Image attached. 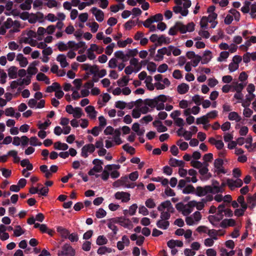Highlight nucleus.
Wrapping results in <instances>:
<instances>
[{
    "mask_svg": "<svg viewBox=\"0 0 256 256\" xmlns=\"http://www.w3.org/2000/svg\"><path fill=\"white\" fill-rule=\"evenodd\" d=\"M214 6H210L208 8V16H202L200 21V25L202 28L207 29L208 23L210 24V27L211 28H214L216 26L218 22L216 21V20L218 15L214 12Z\"/></svg>",
    "mask_w": 256,
    "mask_h": 256,
    "instance_id": "nucleus-1",
    "label": "nucleus"
},
{
    "mask_svg": "<svg viewBox=\"0 0 256 256\" xmlns=\"http://www.w3.org/2000/svg\"><path fill=\"white\" fill-rule=\"evenodd\" d=\"M120 168V164H108L105 166L104 170L100 174V178L104 182L107 181L110 177L116 179L120 176L118 170Z\"/></svg>",
    "mask_w": 256,
    "mask_h": 256,
    "instance_id": "nucleus-2",
    "label": "nucleus"
},
{
    "mask_svg": "<svg viewBox=\"0 0 256 256\" xmlns=\"http://www.w3.org/2000/svg\"><path fill=\"white\" fill-rule=\"evenodd\" d=\"M174 6L172 10L176 14H180L182 16H186L188 14V8L191 6L190 0H174Z\"/></svg>",
    "mask_w": 256,
    "mask_h": 256,
    "instance_id": "nucleus-3",
    "label": "nucleus"
},
{
    "mask_svg": "<svg viewBox=\"0 0 256 256\" xmlns=\"http://www.w3.org/2000/svg\"><path fill=\"white\" fill-rule=\"evenodd\" d=\"M36 37V32L32 30H26L23 32L20 36L18 42L20 44H29L31 46L35 45V40L33 38Z\"/></svg>",
    "mask_w": 256,
    "mask_h": 256,
    "instance_id": "nucleus-4",
    "label": "nucleus"
},
{
    "mask_svg": "<svg viewBox=\"0 0 256 256\" xmlns=\"http://www.w3.org/2000/svg\"><path fill=\"white\" fill-rule=\"evenodd\" d=\"M162 15L160 14H156L146 19L143 22L144 27L148 28L150 32H154L156 30V27L152 24L155 22H158L162 20Z\"/></svg>",
    "mask_w": 256,
    "mask_h": 256,
    "instance_id": "nucleus-5",
    "label": "nucleus"
},
{
    "mask_svg": "<svg viewBox=\"0 0 256 256\" xmlns=\"http://www.w3.org/2000/svg\"><path fill=\"white\" fill-rule=\"evenodd\" d=\"M213 196L211 194L206 195L205 198H202L200 202H197L196 201H191L188 202V206L190 207H194L196 206V208L198 210H202L204 206V204H206L208 202H210L213 200Z\"/></svg>",
    "mask_w": 256,
    "mask_h": 256,
    "instance_id": "nucleus-6",
    "label": "nucleus"
},
{
    "mask_svg": "<svg viewBox=\"0 0 256 256\" xmlns=\"http://www.w3.org/2000/svg\"><path fill=\"white\" fill-rule=\"evenodd\" d=\"M66 111L70 114H72L74 118H79L84 114L82 109L80 107H73L72 105H67L66 107Z\"/></svg>",
    "mask_w": 256,
    "mask_h": 256,
    "instance_id": "nucleus-7",
    "label": "nucleus"
},
{
    "mask_svg": "<svg viewBox=\"0 0 256 256\" xmlns=\"http://www.w3.org/2000/svg\"><path fill=\"white\" fill-rule=\"evenodd\" d=\"M195 25L193 22H190L186 25L181 22H176V28L182 34L192 32L194 30Z\"/></svg>",
    "mask_w": 256,
    "mask_h": 256,
    "instance_id": "nucleus-8",
    "label": "nucleus"
},
{
    "mask_svg": "<svg viewBox=\"0 0 256 256\" xmlns=\"http://www.w3.org/2000/svg\"><path fill=\"white\" fill-rule=\"evenodd\" d=\"M58 256H74L75 250L70 244H66L62 247V250L58 251Z\"/></svg>",
    "mask_w": 256,
    "mask_h": 256,
    "instance_id": "nucleus-9",
    "label": "nucleus"
},
{
    "mask_svg": "<svg viewBox=\"0 0 256 256\" xmlns=\"http://www.w3.org/2000/svg\"><path fill=\"white\" fill-rule=\"evenodd\" d=\"M128 177L126 176H122L120 179L115 181L112 184V186L114 188H118L122 186L127 188H134L135 186L134 184H128Z\"/></svg>",
    "mask_w": 256,
    "mask_h": 256,
    "instance_id": "nucleus-10",
    "label": "nucleus"
},
{
    "mask_svg": "<svg viewBox=\"0 0 256 256\" xmlns=\"http://www.w3.org/2000/svg\"><path fill=\"white\" fill-rule=\"evenodd\" d=\"M172 47H164L159 49L157 51V53L154 57V60L156 61H160L163 60L164 56L166 55L168 56H170V48Z\"/></svg>",
    "mask_w": 256,
    "mask_h": 256,
    "instance_id": "nucleus-11",
    "label": "nucleus"
},
{
    "mask_svg": "<svg viewBox=\"0 0 256 256\" xmlns=\"http://www.w3.org/2000/svg\"><path fill=\"white\" fill-rule=\"evenodd\" d=\"M95 150V146L94 144H86L84 145L81 150L80 155L82 157L88 158L90 154H92Z\"/></svg>",
    "mask_w": 256,
    "mask_h": 256,
    "instance_id": "nucleus-12",
    "label": "nucleus"
},
{
    "mask_svg": "<svg viewBox=\"0 0 256 256\" xmlns=\"http://www.w3.org/2000/svg\"><path fill=\"white\" fill-rule=\"evenodd\" d=\"M208 164L204 163V165L198 169V172L202 176V180H207L211 176L210 174L208 172Z\"/></svg>",
    "mask_w": 256,
    "mask_h": 256,
    "instance_id": "nucleus-13",
    "label": "nucleus"
},
{
    "mask_svg": "<svg viewBox=\"0 0 256 256\" xmlns=\"http://www.w3.org/2000/svg\"><path fill=\"white\" fill-rule=\"evenodd\" d=\"M84 110L87 116L91 120H95L98 116V112L96 110L95 108L91 105L86 106Z\"/></svg>",
    "mask_w": 256,
    "mask_h": 256,
    "instance_id": "nucleus-14",
    "label": "nucleus"
},
{
    "mask_svg": "<svg viewBox=\"0 0 256 256\" xmlns=\"http://www.w3.org/2000/svg\"><path fill=\"white\" fill-rule=\"evenodd\" d=\"M242 184V180L239 178L236 180L228 179L226 183L231 190H234L236 188L241 187Z\"/></svg>",
    "mask_w": 256,
    "mask_h": 256,
    "instance_id": "nucleus-15",
    "label": "nucleus"
},
{
    "mask_svg": "<svg viewBox=\"0 0 256 256\" xmlns=\"http://www.w3.org/2000/svg\"><path fill=\"white\" fill-rule=\"evenodd\" d=\"M223 164L224 162L222 158H217L214 160V166L215 168V172L218 174L226 173V171L224 170L223 167Z\"/></svg>",
    "mask_w": 256,
    "mask_h": 256,
    "instance_id": "nucleus-16",
    "label": "nucleus"
},
{
    "mask_svg": "<svg viewBox=\"0 0 256 256\" xmlns=\"http://www.w3.org/2000/svg\"><path fill=\"white\" fill-rule=\"evenodd\" d=\"M90 11L95 16L98 22H102L104 20V13L102 10L96 7H93L90 9Z\"/></svg>",
    "mask_w": 256,
    "mask_h": 256,
    "instance_id": "nucleus-17",
    "label": "nucleus"
},
{
    "mask_svg": "<svg viewBox=\"0 0 256 256\" xmlns=\"http://www.w3.org/2000/svg\"><path fill=\"white\" fill-rule=\"evenodd\" d=\"M186 180H180L178 188L181 189L182 188H184L186 186L183 192H194V186L191 184H188L186 186Z\"/></svg>",
    "mask_w": 256,
    "mask_h": 256,
    "instance_id": "nucleus-18",
    "label": "nucleus"
},
{
    "mask_svg": "<svg viewBox=\"0 0 256 256\" xmlns=\"http://www.w3.org/2000/svg\"><path fill=\"white\" fill-rule=\"evenodd\" d=\"M92 164L94 165V166L90 169V173H92L93 172H102L103 164L102 161L98 159H94L92 161Z\"/></svg>",
    "mask_w": 256,
    "mask_h": 256,
    "instance_id": "nucleus-19",
    "label": "nucleus"
},
{
    "mask_svg": "<svg viewBox=\"0 0 256 256\" xmlns=\"http://www.w3.org/2000/svg\"><path fill=\"white\" fill-rule=\"evenodd\" d=\"M26 181L24 178H21L19 180L18 184L10 186V190L12 192H18L26 186Z\"/></svg>",
    "mask_w": 256,
    "mask_h": 256,
    "instance_id": "nucleus-20",
    "label": "nucleus"
},
{
    "mask_svg": "<svg viewBox=\"0 0 256 256\" xmlns=\"http://www.w3.org/2000/svg\"><path fill=\"white\" fill-rule=\"evenodd\" d=\"M208 142L214 146L218 150H222L224 148V143L221 140H216L213 137H211L208 139Z\"/></svg>",
    "mask_w": 256,
    "mask_h": 256,
    "instance_id": "nucleus-21",
    "label": "nucleus"
},
{
    "mask_svg": "<svg viewBox=\"0 0 256 256\" xmlns=\"http://www.w3.org/2000/svg\"><path fill=\"white\" fill-rule=\"evenodd\" d=\"M52 181H47L45 184V186L39 184L34 188V192H48L49 190L48 187L52 186Z\"/></svg>",
    "mask_w": 256,
    "mask_h": 256,
    "instance_id": "nucleus-22",
    "label": "nucleus"
},
{
    "mask_svg": "<svg viewBox=\"0 0 256 256\" xmlns=\"http://www.w3.org/2000/svg\"><path fill=\"white\" fill-rule=\"evenodd\" d=\"M130 65L135 70V73L139 72L142 68V64L139 62L138 60L134 58L130 60Z\"/></svg>",
    "mask_w": 256,
    "mask_h": 256,
    "instance_id": "nucleus-23",
    "label": "nucleus"
},
{
    "mask_svg": "<svg viewBox=\"0 0 256 256\" xmlns=\"http://www.w3.org/2000/svg\"><path fill=\"white\" fill-rule=\"evenodd\" d=\"M188 174L192 177H186V179L187 182H192L193 183H195L198 181V179L196 178L197 172L194 169L191 168L188 171Z\"/></svg>",
    "mask_w": 256,
    "mask_h": 256,
    "instance_id": "nucleus-24",
    "label": "nucleus"
},
{
    "mask_svg": "<svg viewBox=\"0 0 256 256\" xmlns=\"http://www.w3.org/2000/svg\"><path fill=\"white\" fill-rule=\"evenodd\" d=\"M115 198L121 200L122 202H126L130 200V193H115Z\"/></svg>",
    "mask_w": 256,
    "mask_h": 256,
    "instance_id": "nucleus-25",
    "label": "nucleus"
},
{
    "mask_svg": "<svg viewBox=\"0 0 256 256\" xmlns=\"http://www.w3.org/2000/svg\"><path fill=\"white\" fill-rule=\"evenodd\" d=\"M120 132L119 130H116L112 135V137H110L112 139L113 142L116 145H119L122 143V141L120 138Z\"/></svg>",
    "mask_w": 256,
    "mask_h": 256,
    "instance_id": "nucleus-26",
    "label": "nucleus"
},
{
    "mask_svg": "<svg viewBox=\"0 0 256 256\" xmlns=\"http://www.w3.org/2000/svg\"><path fill=\"white\" fill-rule=\"evenodd\" d=\"M200 108L197 106H194L192 108H188L184 110V115H189L193 114L194 115L198 114L200 112Z\"/></svg>",
    "mask_w": 256,
    "mask_h": 256,
    "instance_id": "nucleus-27",
    "label": "nucleus"
},
{
    "mask_svg": "<svg viewBox=\"0 0 256 256\" xmlns=\"http://www.w3.org/2000/svg\"><path fill=\"white\" fill-rule=\"evenodd\" d=\"M56 60L59 62L62 68H64L69 64L66 60V56L63 54H58L56 57Z\"/></svg>",
    "mask_w": 256,
    "mask_h": 256,
    "instance_id": "nucleus-28",
    "label": "nucleus"
},
{
    "mask_svg": "<svg viewBox=\"0 0 256 256\" xmlns=\"http://www.w3.org/2000/svg\"><path fill=\"white\" fill-rule=\"evenodd\" d=\"M16 60L19 62L20 66L22 68L26 67L28 64V61L26 58L22 54H19L17 55Z\"/></svg>",
    "mask_w": 256,
    "mask_h": 256,
    "instance_id": "nucleus-29",
    "label": "nucleus"
},
{
    "mask_svg": "<svg viewBox=\"0 0 256 256\" xmlns=\"http://www.w3.org/2000/svg\"><path fill=\"white\" fill-rule=\"evenodd\" d=\"M189 86L185 83H182L179 84L177 87V90L178 94H185L189 90Z\"/></svg>",
    "mask_w": 256,
    "mask_h": 256,
    "instance_id": "nucleus-30",
    "label": "nucleus"
},
{
    "mask_svg": "<svg viewBox=\"0 0 256 256\" xmlns=\"http://www.w3.org/2000/svg\"><path fill=\"white\" fill-rule=\"evenodd\" d=\"M132 128L139 136L143 135L145 132L144 128H140L139 124L137 122L132 124Z\"/></svg>",
    "mask_w": 256,
    "mask_h": 256,
    "instance_id": "nucleus-31",
    "label": "nucleus"
},
{
    "mask_svg": "<svg viewBox=\"0 0 256 256\" xmlns=\"http://www.w3.org/2000/svg\"><path fill=\"white\" fill-rule=\"evenodd\" d=\"M246 84L244 82L238 83V82H233L232 84V91H236V92H241L244 89Z\"/></svg>",
    "mask_w": 256,
    "mask_h": 256,
    "instance_id": "nucleus-32",
    "label": "nucleus"
},
{
    "mask_svg": "<svg viewBox=\"0 0 256 256\" xmlns=\"http://www.w3.org/2000/svg\"><path fill=\"white\" fill-rule=\"evenodd\" d=\"M225 208V204H220L218 208V214H221L220 217L218 218V216H210V218H215L216 219L217 222H219L220 220H222L223 218L224 214L223 212L226 209Z\"/></svg>",
    "mask_w": 256,
    "mask_h": 256,
    "instance_id": "nucleus-33",
    "label": "nucleus"
},
{
    "mask_svg": "<svg viewBox=\"0 0 256 256\" xmlns=\"http://www.w3.org/2000/svg\"><path fill=\"white\" fill-rule=\"evenodd\" d=\"M169 164L170 166L173 167H182L184 166V163L182 160H178L174 158H171L169 160Z\"/></svg>",
    "mask_w": 256,
    "mask_h": 256,
    "instance_id": "nucleus-34",
    "label": "nucleus"
},
{
    "mask_svg": "<svg viewBox=\"0 0 256 256\" xmlns=\"http://www.w3.org/2000/svg\"><path fill=\"white\" fill-rule=\"evenodd\" d=\"M138 108L140 110L141 112L143 114L147 113L150 109L147 105L146 102H140L138 103Z\"/></svg>",
    "mask_w": 256,
    "mask_h": 256,
    "instance_id": "nucleus-35",
    "label": "nucleus"
},
{
    "mask_svg": "<svg viewBox=\"0 0 256 256\" xmlns=\"http://www.w3.org/2000/svg\"><path fill=\"white\" fill-rule=\"evenodd\" d=\"M226 185V184L224 182L220 184L216 180H212V187L216 191V192H222L223 190V188Z\"/></svg>",
    "mask_w": 256,
    "mask_h": 256,
    "instance_id": "nucleus-36",
    "label": "nucleus"
},
{
    "mask_svg": "<svg viewBox=\"0 0 256 256\" xmlns=\"http://www.w3.org/2000/svg\"><path fill=\"white\" fill-rule=\"evenodd\" d=\"M236 128L239 130L238 132L241 136H246L248 132V128L246 126H241L240 124H236Z\"/></svg>",
    "mask_w": 256,
    "mask_h": 256,
    "instance_id": "nucleus-37",
    "label": "nucleus"
},
{
    "mask_svg": "<svg viewBox=\"0 0 256 256\" xmlns=\"http://www.w3.org/2000/svg\"><path fill=\"white\" fill-rule=\"evenodd\" d=\"M247 202L250 204V208L253 209L256 206V193L252 196H248L247 198Z\"/></svg>",
    "mask_w": 256,
    "mask_h": 256,
    "instance_id": "nucleus-38",
    "label": "nucleus"
},
{
    "mask_svg": "<svg viewBox=\"0 0 256 256\" xmlns=\"http://www.w3.org/2000/svg\"><path fill=\"white\" fill-rule=\"evenodd\" d=\"M153 124L159 132H166L168 130L167 128L163 125L160 121L155 120Z\"/></svg>",
    "mask_w": 256,
    "mask_h": 256,
    "instance_id": "nucleus-39",
    "label": "nucleus"
},
{
    "mask_svg": "<svg viewBox=\"0 0 256 256\" xmlns=\"http://www.w3.org/2000/svg\"><path fill=\"white\" fill-rule=\"evenodd\" d=\"M12 2L10 1L6 3V12H5L6 14L9 15L12 14V15H17V14H16V12L14 10H12Z\"/></svg>",
    "mask_w": 256,
    "mask_h": 256,
    "instance_id": "nucleus-40",
    "label": "nucleus"
},
{
    "mask_svg": "<svg viewBox=\"0 0 256 256\" xmlns=\"http://www.w3.org/2000/svg\"><path fill=\"white\" fill-rule=\"evenodd\" d=\"M54 148L57 150H65L68 148V146L66 144L62 143L60 142H57L54 144Z\"/></svg>",
    "mask_w": 256,
    "mask_h": 256,
    "instance_id": "nucleus-41",
    "label": "nucleus"
},
{
    "mask_svg": "<svg viewBox=\"0 0 256 256\" xmlns=\"http://www.w3.org/2000/svg\"><path fill=\"white\" fill-rule=\"evenodd\" d=\"M57 231L60 234L61 236L66 239L68 238L70 234L68 230L62 226H58L57 228Z\"/></svg>",
    "mask_w": 256,
    "mask_h": 256,
    "instance_id": "nucleus-42",
    "label": "nucleus"
},
{
    "mask_svg": "<svg viewBox=\"0 0 256 256\" xmlns=\"http://www.w3.org/2000/svg\"><path fill=\"white\" fill-rule=\"evenodd\" d=\"M76 47H75L76 50L78 48H80L78 50V54H82L84 53V51L87 48V46L86 45V42H82V41L78 43H76Z\"/></svg>",
    "mask_w": 256,
    "mask_h": 256,
    "instance_id": "nucleus-43",
    "label": "nucleus"
},
{
    "mask_svg": "<svg viewBox=\"0 0 256 256\" xmlns=\"http://www.w3.org/2000/svg\"><path fill=\"white\" fill-rule=\"evenodd\" d=\"M90 50L96 52L97 54H101L104 52V48L95 44H90V46L89 48Z\"/></svg>",
    "mask_w": 256,
    "mask_h": 256,
    "instance_id": "nucleus-44",
    "label": "nucleus"
},
{
    "mask_svg": "<svg viewBox=\"0 0 256 256\" xmlns=\"http://www.w3.org/2000/svg\"><path fill=\"white\" fill-rule=\"evenodd\" d=\"M228 118L230 120H234L236 122L240 121L242 118L240 116L235 112H232L229 113Z\"/></svg>",
    "mask_w": 256,
    "mask_h": 256,
    "instance_id": "nucleus-45",
    "label": "nucleus"
},
{
    "mask_svg": "<svg viewBox=\"0 0 256 256\" xmlns=\"http://www.w3.org/2000/svg\"><path fill=\"white\" fill-rule=\"evenodd\" d=\"M246 90L248 93V95L247 96L250 97V100H252L255 97V95L253 94L255 90V86L254 84H249Z\"/></svg>",
    "mask_w": 256,
    "mask_h": 256,
    "instance_id": "nucleus-46",
    "label": "nucleus"
},
{
    "mask_svg": "<svg viewBox=\"0 0 256 256\" xmlns=\"http://www.w3.org/2000/svg\"><path fill=\"white\" fill-rule=\"evenodd\" d=\"M129 80L128 77L124 76L118 80L117 84L119 86L124 87L128 85Z\"/></svg>",
    "mask_w": 256,
    "mask_h": 256,
    "instance_id": "nucleus-47",
    "label": "nucleus"
},
{
    "mask_svg": "<svg viewBox=\"0 0 256 256\" xmlns=\"http://www.w3.org/2000/svg\"><path fill=\"white\" fill-rule=\"evenodd\" d=\"M252 136H249L245 139V148L249 151L251 152L253 150V148H252Z\"/></svg>",
    "mask_w": 256,
    "mask_h": 256,
    "instance_id": "nucleus-48",
    "label": "nucleus"
},
{
    "mask_svg": "<svg viewBox=\"0 0 256 256\" xmlns=\"http://www.w3.org/2000/svg\"><path fill=\"white\" fill-rule=\"evenodd\" d=\"M170 226V222L168 220L163 221L162 220H159L156 222V226L163 230H166Z\"/></svg>",
    "mask_w": 256,
    "mask_h": 256,
    "instance_id": "nucleus-49",
    "label": "nucleus"
},
{
    "mask_svg": "<svg viewBox=\"0 0 256 256\" xmlns=\"http://www.w3.org/2000/svg\"><path fill=\"white\" fill-rule=\"evenodd\" d=\"M170 42V40L168 37L164 36H158V44L162 46V44H167Z\"/></svg>",
    "mask_w": 256,
    "mask_h": 256,
    "instance_id": "nucleus-50",
    "label": "nucleus"
},
{
    "mask_svg": "<svg viewBox=\"0 0 256 256\" xmlns=\"http://www.w3.org/2000/svg\"><path fill=\"white\" fill-rule=\"evenodd\" d=\"M22 28L21 24L20 22L17 20H14L12 22V29L10 30V32H17L20 30Z\"/></svg>",
    "mask_w": 256,
    "mask_h": 256,
    "instance_id": "nucleus-51",
    "label": "nucleus"
},
{
    "mask_svg": "<svg viewBox=\"0 0 256 256\" xmlns=\"http://www.w3.org/2000/svg\"><path fill=\"white\" fill-rule=\"evenodd\" d=\"M212 53L209 50H206L204 52V54L202 56V64H206L208 63L212 58Z\"/></svg>",
    "mask_w": 256,
    "mask_h": 256,
    "instance_id": "nucleus-52",
    "label": "nucleus"
},
{
    "mask_svg": "<svg viewBox=\"0 0 256 256\" xmlns=\"http://www.w3.org/2000/svg\"><path fill=\"white\" fill-rule=\"evenodd\" d=\"M18 68L15 66H11L8 70V75L10 78H15L17 76Z\"/></svg>",
    "mask_w": 256,
    "mask_h": 256,
    "instance_id": "nucleus-53",
    "label": "nucleus"
},
{
    "mask_svg": "<svg viewBox=\"0 0 256 256\" xmlns=\"http://www.w3.org/2000/svg\"><path fill=\"white\" fill-rule=\"evenodd\" d=\"M36 78L39 81L44 82L46 84H50V79L43 73H38L36 76Z\"/></svg>",
    "mask_w": 256,
    "mask_h": 256,
    "instance_id": "nucleus-54",
    "label": "nucleus"
},
{
    "mask_svg": "<svg viewBox=\"0 0 256 256\" xmlns=\"http://www.w3.org/2000/svg\"><path fill=\"white\" fill-rule=\"evenodd\" d=\"M8 155L14 158V162L15 163H18L20 161V158L18 156V152L15 150H10L8 152Z\"/></svg>",
    "mask_w": 256,
    "mask_h": 256,
    "instance_id": "nucleus-55",
    "label": "nucleus"
},
{
    "mask_svg": "<svg viewBox=\"0 0 256 256\" xmlns=\"http://www.w3.org/2000/svg\"><path fill=\"white\" fill-rule=\"evenodd\" d=\"M86 26L90 28V31L92 33L96 32L99 28L98 24L95 22L87 23Z\"/></svg>",
    "mask_w": 256,
    "mask_h": 256,
    "instance_id": "nucleus-56",
    "label": "nucleus"
},
{
    "mask_svg": "<svg viewBox=\"0 0 256 256\" xmlns=\"http://www.w3.org/2000/svg\"><path fill=\"white\" fill-rule=\"evenodd\" d=\"M32 2L33 0H26L24 2L20 5V7L23 10H29L31 8Z\"/></svg>",
    "mask_w": 256,
    "mask_h": 256,
    "instance_id": "nucleus-57",
    "label": "nucleus"
},
{
    "mask_svg": "<svg viewBox=\"0 0 256 256\" xmlns=\"http://www.w3.org/2000/svg\"><path fill=\"white\" fill-rule=\"evenodd\" d=\"M20 164L22 167H26V168L28 170H32L33 169V166L30 163L28 159H24L21 160Z\"/></svg>",
    "mask_w": 256,
    "mask_h": 256,
    "instance_id": "nucleus-58",
    "label": "nucleus"
},
{
    "mask_svg": "<svg viewBox=\"0 0 256 256\" xmlns=\"http://www.w3.org/2000/svg\"><path fill=\"white\" fill-rule=\"evenodd\" d=\"M60 86L58 82H54L51 86H48L46 88V92H52L56 91L58 88H60Z\"/></svg>",
    "mask_w": 256,
    "mask_h": 256,
    "instance_id": "nucleus-59",
    "label": "nucleus"
},
{
    "mask_svg": "<svg viewBox=\"0 0 256 256\" xmlns=\"http://www.w3.org/2000/svg\"><path fill=\"white\" fill-rule=\"evenodd\" d=\"M152 76H148L145 80L144 82L148 89L150 90H152L154 88V86L152 82Z\"/></svg>",
    "mask_w": 256,
    "mask_h": 256,
    "instance_id": "nucleus-60",
    "label": "nucleus"
},
{
    "mask_svg": "<svg viewBox=\"0 0 256 256\" xmlns=\"http://www.w3.org/2000/svg\"><path fill=\"white\" fill-rule=\"evenodd\" d=\"M209 122V120L208 119L206 115L201 117L198 118L196 120V124H202L205 125Z\"/></svg>",
    "mask_w": 256,
    "mask_h": 256,
    "instance_id": "nucleus-61",
    "label": "nucleus"
},
{
    "mask_svg": "<svg viewBox=\"0 0 256 256\" xmlns=\"http://www.w3.org/2000/svg\"><path fill=\"white\" fill-rule=\"evenodd\" d=\"M124 8V6L122 3H119L116 5H113L110 6V10L113 12H116L120 10H123Z\"/></svg>",
    "mask_w": 256,
    "mask_h": 256,
    "instance_id": "nucleus-62",
    "label": "nucleus"
},
{
    "mask_svg": "<svg viewBox=\"0 0 256 256\" xmlns=\"http://www.w3.org/2000/svg\"><path fill=\"white\" fill-rule=\"evenodd\" d=\"M172 205L171 202L169 200H166L163 202H162L158 207V210L159 211H162L165 210V208H168Z\"/></svg>",
    "mask_w": 256,
    "mask_h": 256,
    "instance_id": "nucleus-63",
    "label": "nucleus"
},
{
    "mask_svg": "<svg viewBox=\"0 0 256 256\" xmlns=\"http://www.w3.org/2000/svg\"><path fill=\"white\" fill-rule=\"evenodd\" d=\"M42 172L44 174V176L46 178H49L51 176V172L48 169V166L46 165H42L40 168Z\"/></svg>",
    "mask_w": 256,
    "mask_h": 256,
    "instance_id": "nucleus-64",
    "label": "nucleus"
}]
</instances>
